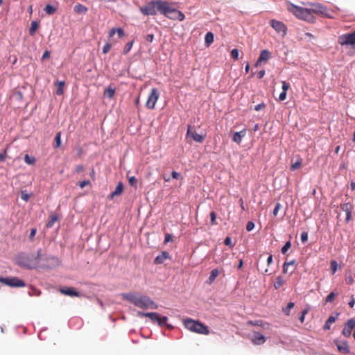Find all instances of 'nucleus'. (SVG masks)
Wrapping results in <instances>:
<instances>
[{
	"label": "nucleus",
	"instance_id": "55",
	"mask_svg": "<svg viewBox=\"0 0 355 355\" xmlns=\"http://www.w3.org/2000/svg\"><path fill=\"white\" fill-rule=\"evenodd\" d=\"M90 183L89 180H84L78 182V186L80 188H84L85 186L88 185Z\"/></svg>",
	"mask_w": 355,
	"mask_h": 355
},
{
	"label": "nucleus",
	"instance_id": "4",
	"mask_svg": "<svg viewBox=\"0 0 355 355\" xmlns=\"http://www.w3.org/2000/svg\"><path fill=\"white\" fill-rule=\"evenodd\" d=\"M158 6V11L171 19L181 21L185 18L184 15L181 11L171 8L169 3L166 1L164 2H159Z\"/></svg>",
	"mask_w": 355,
	"mask_h": 355
},
{
	"label": "nucleus",
	"instance_id": "58",
	"mask_svg": "<svg viewBox=\"0 0 355 355\" xmlns=\"http://www.w3.org/2000/svg\"><path fill=\"white\" fill-rule=\"evenodd\" d=\"M146 41L148 42H152L154 40V35L153 34H148L145 37Z\"/></svg>",
	"mask_w": 355,
	"mask_h": 355
},
{
	"label": "nucleus",
	"instance_id": "5",
	"mask_svg": "<svg viewBox=\"0 0 355 355\" xmlns=\"http://www.w3.org/2000/svg\"><path fill=\"white\" fill-rule=\"evenodd\" d=\"M184 327L189 331L202 335H208L209 330L207 326L198 320L187 318L184 320Z\"/></svg>",
	"mask_w": 355,
	"mask_h": 355
},
{
	"label": "nucleus",
	"instance_id": "18",
	"mask_svg": "<svg viewBox=\"0 0 355 355\" xmlns=\"http://www.w3.org/2000/svg\"><path fill=\"white\" fill-rule=\"evenodd\" d=\"M171 259V256L168 252L163 251L154 260L155 264H162L165 260Z\"/></svg>",
	"mask_w": 355,
	"mask_h": 355
},
{
	"label": "nucleus",
	"instance_id": "26",
	"mask_svg": "<svg viewBox=\"0 0 355 355\" xmlns=\"http://www.w3.org/2000/svg\"><path fill=\"white\" fill-rule=\"evenodd\" d=\"M57 87L56 94L58 95H62L64 93V87L65 85L64 81H58L55 83Z\"/></svg>",
	"mask_w": 355,
	"mask_h": 355
},
{
	"label": "nucleus",
	"instance_id": "3",
	"mask_svg": "<svg viewBox=\"0 0 355 355\" xmlns=\"http://www.w3.org/2000/svg\"><path fill=\"white\" fill-rule=\"evenodd\" d=\"M286 9L297 18L304 20L309 23H314L316 20L315 16L311 13L310 8H305L294 5L287 1L286 3Z\"/></svg>",
	"mask_w": 355,
	"mask_h": 355
},
{
	"label": "nucleus",
	"instance_id": "10",
	"mask_svg": "<svg viewBox=\"0 0 355 355\" xmlns=\"http://www.w3.org/2000/svg\"><path fill=\"white\" fill-rule=\"evenodd\" d=\"M0 282L11 287H24L25 282L17 277H0Z\"/></svg>",
	"mask_w": 355,
	"mask_h": 355
},
{
	"label": "nucleus",
	"instance_id": "61",
	"mask_svg": "<svg viewBox=\"0 0 355 355\" xmlns=\"http://www.w3.org/2000/svg\"><path fill=\"white\" fill-rule=\"evenodd\" d=\"M84 171V166L83 165H77L76 167V172L80 173Z\"/></svg>",
	"mask_w": 355,
	"mask_h": 355
},
{
	"label": "nucleus",
	"instance_id": "32",
	"mask_svg": "<svg viewBox=\"0 0 355 355\" xmlns=\"http://www.w3.org/2000/svg\"><path fill=\"white\" fill-rule=\"evenodd\" d=\"M205 40L207 46H209L214 42V34L211 32L207 33Z\"/></svg>",
	"mask_w": 355,
	"mask_h": 355
},
{
	"label": "nucleus",
	"instance_id": "59",
	"mask_svg": "<svg viewBox=\"0 0 355 355\" xmlns=\"http://www.w3.org/2000/svg\"><path fill=\"white\" fill-rule=\"evenodd\" d=\"M266 107V105L264 103H260V104H258L255 107H254V110L256 111H259L261 110V109L264 108Z\"/></svg>",
	"mask_w": 355,
	"mask_h": 355
},
{
	"label": "nucleus",
	"instance_id": "51",
	"mask_svg": "<svg viewBox=\"0 0 355 355\" xmlns=\"http://www.w3.org/2000/svg\"><path fill=\"white\" fill-rule=\"evenodd\" d=\"M301 241L303 243H305L308 241V233L304 232L301 234Z\"/></svg>",
	"mask_w": 355,
	"mask_h": 355
},
{
	"label": "nucleus",
	"instance_id": "8",
	"mask_svg": "<svg viewBox=\"0 0 355 355\" xmlns=\"http://www.w3.org/2000/svg\"><path fill=\"white\" fill-rule=\"evenodd\" d=\"M159 2H164V1H151L144 6L141 7L140 10L144 15H155L157 10L158 11Z\"/></svg>",
	"mask_w": 355,
	"mask_h": 355
},
{
	"label": "nucleus",
	"instance_id": "20",
	"mask_svg": "<svg viewBox=\"0 0 355 355\" xmlns=\"http://www.w3.org/2000/svg\"><path fill=\"white\" fill-rule=\"evenodd\" d=\"M247 130L243 129L240 132H236L232 136V141L238 144L241 143L242 139L246 135Z\"/></svg>",
	"mask_w": 355,
	"mask_h": 355
},
{
	"label": "nucleus",
	"instance_id": "21",
	"mask_svg": "<svg viewBox=\"0 0 355 355\" xmlns=\"http://www.w3.org/2000/svg\"><path fill=\"white\" fill-rule=\"evenodd\" d=\"M60 292L62 294H64L65 295L71 296V297H78L79 293L76 291H75L71 287H66V288H62L60 289Z\"/></svg>",
	"mask_w": 355,
	"mask_h": 355
},
{
	"label": "nucleus",
	"instance_id": "57",
	"mask_svg": "<svg viewBox=\"0 0 355 355\" xmlns=\"http://www.w3.org/2000/svg\"><path fill=\"white\" fill-rule=\"evenodd\" d=\"M171 241H172L171 235L168 233L165 234L164 243H167Z\"/></svg>",
	"mask_w": 355,
	"mask_h": 355
},
{
	"label": "nucleus",
	"instance_id": "2",
	"mask_svg": "<svg viewBox=\"0 0 355 355\" xmlns=\"http://www.w3.org/2000/svg\"><path fill=\"white\" fill-rule=\"evenodd\" d=\"M121 296L123 299L129 301L135 306L141 309H157L158 308V305L146 295H136L132 293H123Z\"/></svg>",
	"mask_w": 355,
	"mask_h": 355
},
{
	"label": "nucleus",
	"instance_id": "25",
	"mask_svg": "<svg viewBox=\"0 0 355 355\" xmlns=\"http://www.w3.org/2000/svg\"><path fill=\"white\" fill-rule=\"evenodd\" d=\"M58 220V216L53 214L49 216V219L46 223V227L51 228L53 226L55 223Z\"/></svg>",
	"mask_w": 355,
	"mask_h": 355
},
{
	"label": "nucleus",
	"instance_id": "6",
	"mask_svg": "<svg viewBox=\"0 0 355 355\" xmlns=\"http://www.w3.org/2000/svg\"><path fill=\"white\" fill-rule=\"evenodd\" d=\"M311 6V13L317 14L322 17L333 19L334 17V10L328 8L326 6L319 3H308Z\"/></svg>",
	"mask_w": 355,
	"mask_h": 355
},
{
	"label": "nucleus",
	"instance_id": "17",
	"mask_svg": "<svg viewBox=\"0 0 355 355\" xmlns=\"http://www.w3.org/2000/svg\"><path fill=\"white\" fill-rule=\"evenodd\" d=\"M334 343L336 344L339 352L346 354L350 352V349L347 341H338V340H335Z\"/></svg>",
	"mask_w": 355,
	"mask_h": 355
},
{
	"label": "nucleus",
	"instance_id": "27",
	"mask_svg": "<svg viewBox=\"0 0 355 355\" xmlns=\"http://www.w3.org/2000/svg\"><path fill=\"white\" fill-rule=\"evenodd\" d=\"M44 10L45 11V12L47 15H53L57 11V7L50 5V4H47L44 7Z\"/></svg>",
	"mask_w": 355,
	"mask_h": 355
},
{
	"label": "nucleus",
	"instance_id": "7",
	"mask_svg": "<svg viewBox=\"0 0 355 355\" xmlns=\"http://www.w3.org/2000/svg\"><path fill=\"white\" fill-rule=\"evenodd\" d=\"M138 315L140 317H148L153 323H157L159 326L166 325L168 321L167 317H161L159 314L156 312L145 313L139 311Z\"/></svg>",
	"mask_w": 355,
	"mask_h": 355
},
{
	"label": "nucleus",
	"instance_id": "62",
	"mask_svg": "<svg viewBox=\"0 0 355 355\" xmlns=\"http://www.w3.org/2000/svg\"><path fill=\"white\" fill-rule=\"evenodd\" d=\"M171 176L174 179H178L180 178V174L179 173H178V172L174 171H173L171 173Z\"/></svg>",
	"mask_w": 355,
	"mask_h": 355
},
{
	"label": "nucleus",
	"instance_id": "63",
	"mask_svg": "<svg viewBox=\"0 0 355 355\" xmlns=\"http://www.w3.org/2000/svg\"><path fill=\"white\" fill-rule=\"evenodd\" d=\"M116 33V28H113L109 32V37H112Z\"/></svg>",
	"mask_w": 355,
	"mask_h": 355
},
{
	"label": "nucleus",
	"instance_id": "42",
	"mask_svg": "<svg viewBox=\"0 0 355 355\" xmlns=\"http://www.w3.org/2000/svg\"><path fill=\"white\" fill-rule=\"evenodd\" d=\"M216 214L215 211H211L210 220H211V224L212 225H216Z\"/></svg>",
	"mask_w": 355,
	"mask_h": 355
},
{
	"label": "nucleus",
	"instance_id": "23",
	"mask_svg": "<svg viewBox=\"0 0 355 355\" xmlns=\"http://www.w3.org/2000/svg\"><path fill=\"white\" fill-rule=\"evenodd\" d=\"M123 190V185L122 182H119L114 191L110 193V198H113L114 196L121 194Z\"/></svg>",
	"mask_w": 355,
	"mask_h": 355
},
{
	"label": "nucleus",
	"instance_id": "48",
	"mask_svg": "<svg viewBox=\"0 0 355 355\" xmlns=\"http://www.w3.org/2000/svg\"><path fill=\"white\" fill-rule=\"evenodd\" d=\"M30 198V195L27 193L26 191H22L21 192V198L24 200V201H28V200Z\"/></svg>",
	"mask_w": 355,
	"mask_h": 355
},
{
	"label": "nucleus",
	"instance_id": "53",
	"mask_svg": "<svg viewBox=\"0 0 355 355\" xmlns=\"http://www.w3.org/2000/svg\"><path fill=\"white\" fill-rule=\"evenodd\" d=\"M36 232H37L36 228H32L31 230V232H30V235H29V239L31 241L33 240V239L36 234Z\"/></svg>",
	"mask_w": 355,
	"mask_h": 355
},
{
	"label": "nucleus",
	"instance_id": "38",
	"mask_svg": "<svg viewBox=\"0 0 355 355\" xmlns=\"http://www.w3.org/2000/svg\"><path fill=\"white\" fill-rule=\"evenodd\" d=\"M133 43L134 41H130L125 44L123 51V54H127L131 50Z\"/></svg>",
	"mask_w": 355,
	"mask_h": 355
},
{
	"label": "nucleus",
	"instance_id": "43",
	"mask_svg": "<svg viewBox=\"0 0 355 355\" xmlns=\"http://www.w3.org/2000/svg\"><path fill=\"white\" fill-rule=\"evenodd\" d=\"M224 244L232 248L234 246V244L232 242V239L230 236H227L224 240Z\"/></svg>",
	"mask_w": 355,
	"mask_h": 355
},
{
	"label": "nucleus",
	"instance_id": "44",
	"mask_svg": "<svg viewBox=\"0 0 355 355\" xmlns=\"http://www.w3.org/2000/svg\"><path fill=\"white\" fill-rule=\"evenodd\" d=\"M111 48H112V44L110 43H106L103 48V53L104 54L107 53L110 51V50L111 49Z\"/></svg>",
	"mask_w": 355,
	"mask_h": 355
},
{
	"label": "nucleus",
	"instance_id": "47",
	"mask_svg": "<svg viewBox=\"0 0 355 355\" xmlns=\"http://www.w3.org/2000/svg\"><path fill=\"white\" fill-rule=\"evenodd\" d=\"M231 56L234 60H237L239 58V50L236 49H234L231 51Z\"/></svg>",
	"mask_w": 355,
	"mask_h": 355
},
{
	"label": "nucleus",
	"instance_id": "41",
	"mask_svg": "<svg viewBox=\"0 0 355 355\" xmlns=\"http://www.w3.org/2000/svg\"><path fill=\"white\" fill-rule=\"evenodd\" d=\"M128 182L131 186L134 187L135 188H137V179L135 177H130L128 179Z\"/></svg>",
	"mask_w": 355,
	"mask_h": 355
},
{
	"label": "nucleus",
	"instance_id": "30",
	"mask_svg": "<svg viewBox=\"0 0 355 355\" xmlns=\"http://www.w3.org/2000/svg\"><path fill=\"white\" fill-rule=\"evenodd\" d=\"M73 9L77 13H85L87 11V7L80 3L76 4Z\"/></svg>",
	"mask_w": 355,
	"mask_h": 355
},
{
	"label": "nucleus",
	"instance_id": "56",
	"mask_svg": "<svg viewBox=\"0 0 355 355\" xmlns=\"http://www.w3.org/2000/svg\"><path fill=\"white\" fill-rule=\"evenodd\" d=\"M116 33L119 37H123L125 35V33L121 28H116Z\"/></svg>",
	"mask_w": 355,
	"mask_h": 355
},
{
	"label": "nucleus",
	"instance_id": "34",
	"mask_svg": "<svg viewBox=\"0 0 355 355\" xmlns=\"http://www.w3.org/2000/svg\"><path fill=\"white\" fill-rule=\"evenodd\" d=\"M302 166V159L300 157H299L297 159V160L295 162V163H293L291 166V171H295L298 168H300Z\"/></svg>",
	"mask_w": 355,
	"mask_h": 355
},
{
	"label": "nucleus",
	"instance_id": "60",
	"mask_svg": "<svg viewBox=\"0 0 355 355\" xmlns=\"http://www.w3.org/2000/svg\"><path fill=\"white\" fill-rule=\"evenodd\" d=\"M286 98V92H282L279 96V99L282 101H284Z\"/></svg>",
	"mask_w": 355,
	"mask_h": 355
},
{
	"label": "nucleus",
	"instance_id": "52",
	"mask_svg": "<svg viewBox=\"0 0 355 355\" xmlns=\"http://www.w3.org/2000/svg\"><path fill=\"white\" fill-rule=\"evenodd\" d=\"M290 88V85L286 81H282V92H287L288 89Z\"/></svg>",
	"mask_w": 355,
	"mask_h": 355
},
{
	"label": "nucleus",
	"instance_id": "19",
	"mask_svg": "<svg viewBox=\"0 0 355 355\" xmlns=\"http://www.w3.org/2000/svg\"><path fill=\"white\" fill-rule=\"evenodd\" d=\"M247 324L249 325H251V326L261 327V328H263L264 329H270V324L268 322H263L260 320H255V321L249 320V321H248Z\"/></svg>",
	"mask_w": 355,
	"mask_h": 355
},
{
	"label": "nucleus",
	"instance_id": "28",
	"mask_svg": "<svg viewBox=\"0 0 355 355\" xmlns=\"http://www.w3.org/2000/svg\"><path fill=\"white\" fill-rule=\"evenodd\" d=\"M39 27V24L36 21H32L31 23V27L29 29V34L31 36H34L37 29Z\"/></svg>",
	"mask_w": 355,
	"mask_h": 355
},
{
	"label": "nucleus",
	"instance_id": "36",
	"mask_svg": "<svg viewBox=\"0 0 355 355\" xmlns=\"http://www.w3.org/2000/svg\"><path fill=\"white\" fill-rule=\"evenodd\" d=\"M114 93L115 89L111 87H108L104 92L105 96H107L109 98H112L114 96Z\"/></svg>",
	"mask_w": 355,
	"mask_h": 355
},
{
	"label": "nucleus",
	"instance_id": "31",
	"mask_svg": "<svg viewBox=\"0 0 355 355\" xmlns=\"http://www.w3.org/2000/svg\"><path fill=\"white\" fill-rule=\"evenodd\" d=\"M295 304L292 302L288 303L286 307L282 308V311L286 315H290L291 310L294 307Z\"/></svg>",
	"mask_w": 355,
	"mask_h": 355
},
{
	"label": "nucleus",
	"instance_id": "24",
	"mask_svg": "<svg viewBox=\"0 0 355 355\" xmlns=\"http://www.w3.org/2000/svg\"><path fill=\"white\" fill-rule=\"evenodd\" d=\"M220 271L218 269L216 268L211 271L210 275L207 281L208 284H211L216 279V278L219 275Z\"/></svg>",
	"mask_w": 355,
	"mask_h": 355
},
{
	"label": "nucleus",
	"instance_id": "33",
	"mask_svg": "<svg viewBox=\"0 0 355 355\" xmlns=\"http://www.w3.org/2000/svg\"><path fill=\"white\" fill-rule=\"evenodd\" d=\"M336 320V318L334 316H330L328 320H327L326 323L324 325V329L328 330L330 329V326L332 323H334Z\"/></svg>",
	"mask_w": 355,
	"mask_h": 355
},
{
	"label": "nucleus",
	"instance_id": "22",
	"mask_svg": "<svg viewBox=\"0 0 355 355\" xmlns=\"http://www.w3.org/2000/svg\"><path fill=\"white\" fill-rule=\"evenodd\" d=\"M270 58V53L268 50H263L260 53V56L256 63V66L258 65L259 62H266Z\"/></svg>",
	"mask_w": 355,
	"mask_h": 355
},
{
	"label": "nucleus",
	"instance_id": "15",
	"mask_svg": "<svg viewBox=\"0 0 355 355\" xmlns=\"http://www.w3.org/2000/svg\"><path fill=\"white\" fill-rule=\"evenodd\" d=\"M187 137H191L192 139L198 142V143H202L205 140V135H200L197 133L196 131H193L191 130V126L188 127L187 132Z\"/></svg>",
	"mask_w": 355,
	"mask_h": 355
},
{
	"label": "nucleus",
	"instance_id": "1",
	"mask_svg": "<svg viewBox=\"0 0 355 355\" xmlns=\"http://www.w3.org/2000/svg\"><path fill=\"white\" fill-rule=\"evenodd\" d=\"M42 257V250L39 249L36 254H26L21 253L16 258L17 264L28 269H35L40 266V260Z\"/></svg>",
	"mask_w": 355,
	"mask_h": 355
},
{
	"label": "nucleus",
	"instance_id": "39",
	"mask_svg": "<svg viewBox=\"0 0 355 355\" xmlns=\"http://www.w3.org/2000/svg\"><path fill=\"white\" fill-rule=\"evenodd\" d=\"M45 260L46 261H52V264H54V265H58L59 263L58 259L55 257L46 256L45 257Z\"/></svg>",
	"mask_w": 355,
	"mask_h": 355
},
{
	"label": "nucleus",
	"instance_id": "16",
	"mask_svg": "<svg viewBox=\"0 0 355 355\" xmlns=\"http://www.w3.org/2000/svg\"><path fill=\"white\" fill-rule=\"evenodd\" d=\"M250 340L253 344L257 345L263 344L266 340L265 336L258 331L253 332Z\"/></svg>",
	"mask_w": 355,
	"mask_h": 355
},
{
	"label": "nucleus",
	"instance_id": "46",
	"mask_svg": "<svg viewBox=\"0 0 355 355\" xmlns=\"http://www.w3.org/2000/svg\"><path fill=\"white\" fill-rule=\"evenodd\" d=\"M282 207V205L279 202H277L276 205H275V207L273 209V211H272V214L274 216H276L278 214V211L279 210L281 209Z\"/></svg>",
	"mask_w": 355,
	"mask_h": 355
},
{
	"label": "nucleus",
	"instance_id": "11",
	"mask_svg": "<svg viewBox=\"0 0 355 355\" xmlns=\"http://www.w3.org/2000/svg\"><path fill=\"white\" fill-rule=\"evenodd\" d=\"M159 92H158L157 89H156V88L152 89V90L148 96V100L146 101V106L148 109H150V110L154 109L155 104L159 98Z\"/></svg>",
	"mask_w": 355,
	"mask_h": 355
},
{
	"label": "nucleus",
	"instance_id": "64",
	"mask_svg": "<svg viewBox=\"0 0 355 355\" xmlns=\"http://www.w3.org/2000/svg\"><path fill=\"white\" fill-rule=\"evenodd\" d=\"M265 75V70H261L260 71H259L258 74H257V77L258 78L261 79Z\"/></svg>",
	"mask_w": 355,
	"mask_h": 355
},
{
	"label": "nucleus",
	"instance_id": "9",
	"mask_svg": "<svg viewBox=\"0 0 355 355\" xmlns=\"http://www.w3.org/2000/svg\"><path fill=\"white\" fill-rule=\"evenodd\" d=\"M338 42L341 46L351 45L355 46V31L339 36Z\"/></svg>",
	"mask_w": 355,
	"mask_h": 355
},
{
	"label": "nucleus",
	"instance_id": "29",
	"mask_svg": "<svg viewBox=\"0 0 355 355\" xmlns=\"http://www.w3.org/2000/svg\"><path fill=\"white\" fill-rule=\"evenodd\" d=\"M284 282H284V278L282 276H278L276 278V280L274 282L273 286H274L275 289H278V288H279L280 287H282L284 284Z\"/></svg>",
	"mask_w": 355,
	"mask_h": 355
},
{
	"label": "nucleus",
	"instance_id": "12",
	"mask_svg": "<svg viewBox=\"0 0 355 355\" xmlns=\"http://www.w3.org/2000/svg\"><path fill=\"white\" fill-rule=\"evenodd\" d=\"M270 25L275 30V31L279 34H282V36L286 35L287 32L286 26L280 21L276 19H271L270 21Z\"/></svg>",
	"mask_w": 355,
	"mask_h": 355
},
{
	"label": "nucleus",
	"instance_id": "50",
	"mask_svg": "<svg viewBox=\"0 0 355 355\" xmlns=\"http://www.w3.org/2000/svg\"><path fill=\"white\" fill-rule=\"evenodd\" d=\"M254 227V223L252 221H249L248 222L247 225H246V230L248 232H250L252 231Z\"/></svg>",
	"mask_w": 355,
	"mask_h": 355
},
{
	"label": "nucleus",
	"instance_id": "13",
	"mask_svg": "<svg viewBox=\"0 0 355 355\" xmlns=\"http://www.w3.org/2000/svg\"><path fill=\"white\" fill-rule=\"evenodd\" d=\"M354 327H355V320L352 318V319L349 320L347 322V323L345 324V325L343 329V331H342L343 335L347 338L349 337L352 334V331Z\"/></svg>",
	"mask_w": 355,
	"mask_h": 355
},
{
	"label": "nucleus",
	"instance_id": "54",
	"mask_svg": "<svg viewBox=\"0 0 355 355\" xmlns=\"http://www.w3.org/2000/svg\"><path fill=\"white\" fill-rule=\"evenodd\" d=\"M307 313H308V310L307 309H305L303 311H302L301 315L299 318V320H300V322L302 323L304 322L305 315L307 314Z\"/></svg>",
	"mask_w": 355,
	"mask_h": 355
},
{
	"label": "nucleus",
	"instance_id": "45",
	"mask_svg": "<svg viewBox=\"0 0 355 355\" xmlns=\"http://www.w3.org/2000/svg\"><path fill=\"white\" fill-rule=\"evenodd\" d=\"M336 297V294L334 292H331L326 297L327 302H332Z\"/></svg>",
	"mask_w": 355,
	"mask_h": 355
},
{
	"label": "nucleus",
	"instance_id": "35",
	"mask_svg": "<svg viewBox=\"0 0 355 355\" xmlns=\"http://www.w3.org/2000/svg\"><path fill=\"white\" fill-rule=\"evenodd\" d=\"M24 161L28 165H33L35 163L36 159L34 157H31L28 155H25Z\"/></svg>",
	"mask_w": 355,
	"mask_h": 355
},
{
	"label": "nucleus",
	"instance_id": "40",
	"mask_svg": "<svg viewBox=\"0 0 355 355\" xmlns=\"http://www.w3.org/2000/svg\"><path fill=\"white\" fill-rule=\"evenodd\" d=\"M291 244L290 241H287L284 245L282 248L281 252L282 254H286L288 249L291 248Z\"/></svg>",
	"mask_w": 355,
	"mask_h": 355
},
{
	"label": "nucleus",
	"instance_id": "37",
	"mask_svg": "<svg viewBox=\"0 0 355 355\" xmlns=\"http://www.w3.org/2000/svg\"><path fill=\"white\" fill-rule=\"evenodd\" d=\"M55 148H58L61 145V132H58L55 137Z\"/></svg>",
	"mask_w": 355,
	"mask_h": 355
},
{
	"label": "nucleus",
	"instance_id": "49",
	"mask_svg": "<svg viewBox=\"0 0 355 355\" xmlns=\"http://www.w3.org/2000/svg\"><path fill=\"white\" fill-rule=\"evenodd\" d=\"M337 266L338 265L336 261L333 260L331 261L330 266L333 273L336 272L337 270Z\"/></svg>",
	"mask_w": 355,
	"mask_h": 355
},
{
	"label": "nucleus",
	"instance_id": "14",
	"mask_svg": "<svg viewBox=\"0 0 355 355\" xmlns=\"http://www.w3.org/2000/svg\"><path fill=\"white\" fill-rule=\"evenodd\" d=\"M354 206L350 202H346L340 205V209L346 213L345 221L348 223L352 218V211Z\"/></svg>",
	"mask_w": 355,
	"mask_h": 355
}]
</instances>
